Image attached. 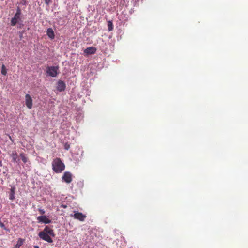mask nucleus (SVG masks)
<instances>
[{"instance_id": "nucleus-8", "label": "nucleus", "mask_w": 248, "mask_h": 248, "mask_svg": "<svg viewBox=\"0 0 248 248\" xmlns=\"http://www.w3.org/2000/svg\"><path fill=\"white\" fill-rule=\"evenodd\" d=\"M97 49L93 46L87 47L84 50V53L87 55L94 54L95 53Z\"/></svg>"}, {"instance_id": "nucleus-23", "label": "nucleus", "mask_w": 248, "mask_h": 248, "mask_svg": "<svg viewBox=\"0 0 248 248\" xmlns=\"http://www.w3.org/2000/svg\"><path fill=\"white\" fill-rule=\"evenodd\" d=\"M64 147L66 150H68L70 148V146L69 145L65 144Z\"/></svg>"}, {"instance_id": "nucleus-25", "label": "nucleus", "mask_w": 248, "mask_h": 248, "mask_svg": "<svg viewBox=\"0 0 248 248\" xmlns=\"http://www.w3.org/2000/svg\"><path fill=\"white\" fill-rule=\"evenodd\" d=\"M34 248H39V247L38 246H34Z\"/></svg>"}, {"instance_id": "nucleus-24", "label": "nucleus", "mask_w": 248, "mask_h": 248, "mask_svg": "<svg viewBox=\"0 0 248 248\" xmlns=\"http://www.w3.org/2000/svg\"><path fill=\"white\" fill-rule=\"evenodd\" d=\"M62 207L64 208H66L67 206L66 205H62Z\"/></svg>"}, {"instance_id": "nucleus-9", "label": "nucleus", "mask_w": 248, "mask_h": 248, "mask_svg": "<svg viewBox=\"0 0 248 248\" xmlns=\"http://www.w3.org/2000/svg\"><path fill=\"white\" fill-rule=\"evenodd\" d=\"M65 89V84L62 80H59L57 84V89L60 92L63 91Z\"/></svg>"}, {"instance_id": "nucleus-12", "label": "nucleus", "mask_w": 248, "mask_h": 248, "mask_svg": "<svg viewBox=\"0 0 248 248\" xmlns=\"http://www.w3.org/2000/svg\"><path fill=\"white\" fill-rule=\"evenodd\" d=\"M47 35L51 39H53L55 37L54 32L52 28H49L46 31Z\"/></svg>"}, {"instance_id": "nucleus-22", "label": "nucleus", "mask_w": 248, "mask_h": 248, "mask_svg": "<svg viewBox=\"0 0 248 248\" xmlns=\"http://www.w3.org/2000/svg\"><path fill=\"white\" fill-rule=\"evenodd\" d=\"M0 226L3 229H4V230H6V228L5 227V225L4 224L1 222L0 221Z\"/></svg>"}, {"instance_id": "nucleus-3", "label": "nucleus", "mask_w": 248, "mask_h": 248, "mask_svg": "<svg viewBox=\"0 0 248 248\" xmlns=\"http://www.w3.org/2000/svg\"><path fill=\"white\" fill-rule=\"evenodd\" d=\"M58 66H50L47 68L46 72L49 76L52 77H55L57 76L58 72Z\"/></svg>"}, {"instance_id": "nucleus-16", "label": "nucleus", "mask_w": 248, "mask_h": 248, "mask_svg": "<svg viewBox=\"0 0 248 248\" xmlns=\"http://www.w3.org/2000/svg\"><path fill=\"white\" fill-rule=\"evenodd\" d=\"M1 73L2 75H3L4 76L6 75V74H7V69L4 64H2L1 66Z\"/></svg>"}, {"instance_id": "nucleus-19", "label": "nucleus", "mask_w": 248, "mask_h": 248, "mask_svg": "<svg viewBox=\"0 0 248 248\" xmlns=\"http://www.w3.org/2000/svg\"><path fill=\"white\" fill-rule=\"evenodd\" d=\"M20 3L23 5H26L27 4L26 0H21Z\"/></svg>"}, {"instance_id": "nucleus-11", "label": "nucleus", "mask_w": 248, "mask_h": 248, "mask_svg": "<svg viewBox=\"0 0 248 248\" xmlns=\"http://www.w3.org/2000/svg\"><path fill=\"white\" fill-rule=\"evenodd\" d=\"M10 156L12 158V161L14 162H18L19 160L18 159L17 153L16 151H12V153L10 155Z\"/></svg>"}, {"instance_id": "nucleus-13", "label": "nucleus", "mask_w": 248, "mask_h": 248, "mask_svg": "<svg viewBox=\"0 0 248 248\" xmlns=\"http://www.w3.org/2000/svg\"><path fill=\"white\" fill-rule=\"evenodd\" d=\"M15 187H12L10 189V193L9 194V199L10 200L13 201L15 199Z\"/></svg>"}, {"instance_id": "nucleus-7", "label": "nucleus", "mask_w": 248, "mask_h": 248, "mask_svg": "<svg viewBox=\"0 0 248 248\" xmlns=\"http://www.w3.org/2000/svg\"><path fill=\"white\" fill-rule=\"evenodd\" d=\"M37 219L38 222L45 224H49L51 222V220L47 218L46 216H39L37 217Z\"/></svg>"}, {"instance_id": "nucleus-1", "label": "nucleus", "mask_w": 248, "mask_h": 248, "mask_svg": "<svg viewBox=\"0 0 248 248\" xmlns=\"http://www.w3.org/2000/svg\"><path fill=\"white\" fill-rule=\"evenodd\" d=\"M55 235L53 230L49 226H46L43 231L39 232L38 236L39 237L48 243L53 242L51 236L54 237Z\"/></svg>"}, {"instance_id": "nucleus-10", "label": "nucleus", "mask_w": 248, "mask_h": 248, "mask_svg": "<svg viewBox=\"0 0 248 248\" xmlns=\"http://www.w3.org/2000/svg\"><path fill=\"white\" fill-rule=\"evenodd\" d=\"M20 19V16L15 14L14 16L11 19V25L13 26H15Z\"/></svg>"}, {"instance_id": "nucleus-18", "label": "nucleus", "mask_w": 248, "mask_h": 248, "mask_svg": "<svg viewBox=\"0 0 248 248\" xmlns=\"http://www.w3.org/2000/svg\"><path fill=\"white\" fill-rule=\"evenodd\" d=\"M15 14L18 15L20 16L21 14V10L20 8V7H18L16 9V12Z\"/></svg>"}, {"instance_id": "nucleus-20", "label": "nucleus", "mask_w": 248, "mask_h": 248, "mask_svg": "<svg viewBox=\"0 0 248 248\" xmlns=\"http://www.w3.org/2000/svg\"><path fill=\"white\" fill-rule=\"evenodd\" d=\"M38 211H39V213L42 215H43L45 213V211L44 209H39Z\"/></svg>"}, {"instance_id": "nucleus-14", "label": "nucleus", "mask_w": 248, "mask_h": 248, "mask_svg": "<svg viewBox=\"0 0 248 248\" xmlns=\"http://www.w3.org/2000/svg\"><path fill=\"white\" fill-rule=\"evenodd\" d=\"M20 156L22 160V161L26 163L28 162V158L27 157L26 155L24 153H21L20 154Z\"/></svg>"}, {"instance_id": "nucleus-6", "label": "nucleus", "mask_w": 248, "mask_h": 248, "mask_svg": "<svg viewBox=\"0 0 248 248\" xmlns=\"http://www.w3.org/2000/svg\"><path fill=\"white\" fill-rule=\"evenodd\" d=\"M72 175L71 172L69 171H65L62 176V179L66 183L69 184L72 181Z\"/></svg>"}, {"instance_id": "nucleus-15", "label": "nucleus", "mask_w": 248, "mask_h": 248, "mask_svg": "<svg viewBox=\"0 0 248 248\" xmlns=\"http://www.w3.org/2000/svg\"><path fill=\"white\" fill-rule=\"evenodd\" d=\"M24 240L22 238H19L17 241V244L15 246L14 248H19L20 246H21L24 243Z\"/></svg>"}, {"instance_id": "nucleus-2", "label": "nucleus", "mask_w": 248, "mask_h": 248, "mask_svg": "<svg viewBox=\"0 0 248 248\" xmlns=\"http://www.w3.org/2000/svg\"><path fill=\"white\" fill-rule=\"evenodd\" d=\"M52 166L53 171L57 173H61L65 168L64 164L58 157L53 160Z\"/></svg>"}, {"instance_id": "nucleus-4", "label": "nucleus", "mask_w": 248, "mask_h": 248, "mask_svg": "<svg viewBox=\"0 0 248 248\" xmlns=\"http://www.w3.org/2000/svg\"><path fill=\"white\" fill-rule=\"evenodd\" d=\"M70 217H74L76 219L80 221H84L86 218V216L81 212L74 211V214H71Z\"/></svg>"}, {"instance_id": "nucleus-5", "label": "nucleus", "mask_w": 248, "mask_h": 248, "mask_svg": "<svg viewBox=\"0 0 248 248\" xmlns=\"http://www.w3.org/2000/svg\"><path fill=\"white\" fill-rule=\"evenodd\" d=\"M25 99L26 106L29 109H31L33 105V100L31 97L30 94H26Z\"/></svg>"}, {"instance_id": "nucleus-17", "label": "nucleus", "mask_w": 248, "mask_h": 248, "mask_svg": "<svg viewBox=\"0 0 248 248\" xmlns=\"http://www.w3.org/2000/svg\"><path fill=\"white\" fill-rule=\"evenodd\" d=\"M108 27L109 31H111L113 30V23L111 21H109L108 22Z\"/></svg>"}, {"instance_id": "nucleus-21", "label": "nucleus", "mask_w": 248, "mask_h": 248, "mask_svg": "<svg viewBox=\"0 0 248 248\" xmlns=\"http://www.w3.org/2000/svg\"><path fill=\"white\" fill-rule=\"evenodd\" d=\"M45 3L48 5L51 2V0H44Z\"/></svg>"}]
</instances>
